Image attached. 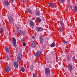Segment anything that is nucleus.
<instances>
[{
	"label": "nucleus",
	"mask_w": 77,
	"mask_h": 77,
	"mask_svg": "<svg viewBox=\"0 0 77 77\" xmlns=\"http://www.w3.org/2000/svg\"><path fill=\"white\" fill-rule=\"evenodd\" d=\"M23 41H24L23 39H22L21 41V42L22 43L23 42Z\"/></svg>",
	"instance_id": "obj_35"
},
{
	"label": "nucleus",
	"mask_w": 77,
	"mask_h": 77,
	"mask_svg": "<svg viewBox=\"0 0 77 77\" xmlns=\"http://www.w3.org/2000/svg\"><path fill=\"white\" fill-rule=\"evenodd\" d=\"M5 4L7 5H9V3L8 1H5Z\"/></svg>",
	"instance_id": "obj_20"
},
{
	"label": "nucleus",
	"mask_w": 77,
	"mask_h": 77,
	"mask_svg": "<svg viewBox=\"0 0 77 77\" xmlns=\"http://www.w3.org/2000/svg\"><path fill=\"white\" fill-rule=\"evenodd\" d=\"M14 1V0H11V2H13Z\"/></svg>",
	"instance_id": "obj_37"
},
{
	"label": "nucleus",
	"mask_w": 77,
	"mask_h": 77,
	"mask_svg": "<svg viewBox=\"0 0 77 77\" xmlns=\"http://www.w3.org/2000/svg\"><path fill=\"white\" fill-rule=\"evenodd\" d=\"M60 2H63L64 0H59Z\"/></svg>",
	"instance_id": "obj_32"
},
{
	"label": "nucleus",
	"mask_w": 77,
	"mask_h": 77,
	"mask_svg": "<svg viewBox=\"0 0 77 77\" xmlns=\"http://www.w3.org/2000/svg\"><path fill=\"white\" fill-rule=\"evenodd\" d=\"M27 11H28V12L29 13V14H32V11L30 9V8H28V9H27Z\"/></svg>",
	"instance_id": "obj_17"
},
{
	"label": "nucleus",
	"mask_w": 77,
	"mask_h": 77,
	"mask_svg": "<svg viewBox=\"0 0 77 77\" xmlns=\"http://www.w3.org/2000/svg\"><path fill=\"white\" fill-rule=\"evenodd\" d=\"M37 76V75L36 74H35V73H34V74H33V77H36Z\"/></svg>",
	"instance_id": "obj_30"
},
{
	"label": "nucleus",
	"mask_w": 77,
	"mask_h": 77,
	"mask_svg": "<svg viewBox=\"0 0 77 77\" xmlns=\"http://www.w3.org/2000/svg\"><path fill=\"white\" fill-rule=\"evenodd\" d=\"M11 57V55L10 54H8V56H7L5 58L6 60H9L10 57Z\"/></svg>",
	"instance_id": "obj_12"
},
{
	"label": "nucleus",
	"mask_w": 77,
	"mask_h": 77,
	"mask_svg": "<svg viewBox=\"0 0 77 77\" xmlns=\"http://www.w3.org/2000/svg\"><path fill=\"white\" fill-rule=\"evenodd\" d=\"M42 28L41 27H37V28H36V30L37 31H42Z\"/></svg>",
	"instance_id": "obj_15"
},
{
	"label": "nucleus",
	"mask_w": 77,
	"mask_h": 77,
	"mask_svg": "<svg viewBox=\"0 0 77 77\" xmlns=\"http://www.w3.org/2000/svg\"><path fill=\"white\" fill-rule=\"evenodd\" d=\"M72 60L73 61H75V57H72Z\"/></svg>",
	"instance_id": "obj_31"
},
{
	"label": "nucleus",
	"mask_w": 77,
	"mask_h": 77,
	"mask_svg": "<svg viewBox=\"0 0 77 77\" xmlns=\"http://www.w3.org/2000/svg\"><path fill=\"white\" fill-rule=\"evenodd\" d=\"M33 66H32V65H30V69L31 70V71H32L33 69Z\"/></svg>",
	"instance_id": "obj_22"
},
{
	"label": "nucleus",
	"mask_w": 77,
	"mask_h": 77,
	"mask_svg": "<svg viewBox=\"0 0 77 77\" xmlns=\"http://www.w3.org/2000/svg\"><path fill=\"white\" fill-rule=\"evenodd\" d=\"M66 59L67 60H70V58L69 56H67L66 57Z\"/></svg>",
	"instance_id": "obj_29"
},
{
	"label": "nucleus",
	"mask_w": 77,
	"mask_h": 77,
	"mask_svg": "<svg viewBox=\"0 0 77 77\" xmlns=\"http://www.w3.org/2000/svg\"><path fill=\"white\" fill-rule=\"evenodd\" d=\"M55 46V43H54V42L52 43V44H51V47H54Z\"/></svg>",
	"instance_id": "obj_23"
},
{
	"label": "nucleus",
	"mask_w": 77,
	"mask_h": 77,
	"mask_svg": "<svg viewBox=\"0 0 77 77\" xmlns=\"http://www.w3.org/2000/svg\"><path fill=\"white\" fill-rule=\"evenodd\" d=\"M22 57V55H21V54H19L18 55V57L17 59V62H18L19 63L20 62Z\"/></svg>",
	"instance_id": "obj_1"
},
{
	"label": "nucleus",
	"mask_w": 77,
	"mask_h": 77,
	"mask_svg": "<svg viewBox=\"0 0 77 77\" xmlns=\"http://www.w3.org/2000/svg\"><path fill=\"white\" fill-rule=\"evenodd\" d=\"M5 70L6 72H9L10 70V69L9 66H7L5 68Z\"/></svg>",
	"instance_id": "obj_14"
},
{
	"label": "nucleus",
	"mask_w": 77,
	"mask_h": 77,
	"mask_svg": "<svg viewBox=\"0 0 77 77\" xmlns=\"http://www.w3.org/2000/svg\"><path fill=\"white\" fill-rule=\"evenodd\" d=\"M26 2V0H24V3L25 4Z\"/></svg>",
	"instance_id": "obj_36"
},
{
	"label": "nucleus",
	"mask_w": 77,
	"mask_h": 77,
	"mask_svg": "<svg viewBox=\"0 0 77 77\" xmlns=\"http://www.w3.org/2000/svg\"><path fill=\"white\" fill-rule=\"evenodd\" d=\"M12 43L13 44H14V45H15V44H16V39L14 38H12Z\"/></svg>",
	"instance_id": "obj_11"
},
{
	"label": "nucleus",
	"mask_w": 77,
	"mask_h": 77,
	"mask_svg": "<svg viewBox=\"0 0 77 77\" xmlns=\"http://www.w3.org/2000/svg\"><path fill=\"white\" fill-rule=\"evenodd\" d=\"M45 72L46 74H48L50 73V71L49 68H47L45 69Z\"/></svg>",
	"instance_id": "obj_10"
},
{
	"label": "nucleus",
	"mask_w": 77,
	"mask_h": 77,
	"mask_svg": "<svg viewBox=\"0 0 77 77\" xmlns=\"http://www.w3.org/2000/svg\"><path fill=\"white\" fill-rule=\"evenodd\" d=\"M21 70L22 71V72H24V71H25V69L24 68H21Z\"/></svg>",
	"instance_id": "obj_24"
},
{
	"label": "nucleus",
	"mask_w": 77,
	"mask_h": 77,
	"mask_svg": "<svg viewBox=\"0 0 77 77\" xmlns=\"http://www.w3.org/2000/svg\"><path fill=\"white\" fill-rule=\"evenodd\" d=\"M3 29L2 28H0V33H2L3 32Z\"/></svg>",
	"instance_id": "obj_27"
},
{
	"label": "nucleus",
	"mask_w": 77,
	"mask_h": 77,
	"mask_svg": "<svg viewBox=\"0 0 77 77\" xmlns=\"http://www.w3.org/2000/svg\"><path fill=\"white\" fill-rule=\"evenodd\" d=\"M41 54V51H39L37 53H35V55L36 56H37V57H39Z\"/></svg>",
	"instance_id": "obj_7"
},
{
	"label": "nucleus",
	"mask_w": 77,
	"mask_h": 77,
	"mask_svg": "<svg viewBox=\"0 0 77 77\" xmlns=\"http://www.w3.org/2000/svg\"><path fill=\"white\" fill-rule=\"evenodd\" d=\"M29 24L30 26V27L32 28H33V27H34L35 26L34 23L32 20H31V21H29Z\"/></svg>",
	"instance_id": "obj_2"
},
{
	"label": "nucleus",
	"mask_w": 77,
	"mask_h": 77,
	"mask_svg": "<svg viewBox=\"0 0 77 77\" xmlns=\"http://www.w3.org/2000/svg\"><path fill=\"white\" fill-rule=\"evenodd\" d=\"M68 69L69 71H72V70L73 67L71 65L69 64V65H68Z\"/></svg>",
	"instance_id": "obj_5"
},
{
	"label": "nucleus",
	"mask_w": 77,
	"mask_h": 77,
	"mask_svg": "<svg viewBox=\"0 0 77 77\" xmlns=\"http://www.w3.org/2000/svg\"><path fill=\"white\" fill-rule=\"evenodd\" d=\"M54 3H53L52 2H51L49 4V6L50 7H51V8H53L54 7Z\"/></svg>",
	"instance_id": "obj_16"
},
{
	"label": "nucleus",
	"mask_w": 77,
	"mask_h": 77,
	"mask_svg": "<svg viewBox=\"0 0 77 77\" xmlns=\"http://www.w3.org/2000/svg\"><path fill=\"white\" fill-rule=\"evenodd\" d=\"M36 14L37 16H39L40 15V13L39 11H37Z\"/></svg>",
	"instance_id": "obj_18"
},
{
	"label": "nucleus",
	"mask_w": 77,
	"mask_h": 77,
	"mask_svg": "<svg viewBox=\"0 0 77 77\" xmlns=\"http://www.w3.org/2000/svg\"><path fill=\"white\" fill-rule=\"evenodd\" d=\"M59 31L60 33L62 32L63 31V28L62 27H60L59 28Z\"/></svg>",
	"instance_id": "obj_19"
},
{
	"label": "nucleus",
	"mask_w": 77,
	"mask_h": 77,
	"mask_svg": "<svg viewBox=\"0 0 77 77\" xmlns=\"http://www.w3.org/2000/svg\"><path fill=\"white\" fill-rule=\"evenodd\" d=\"M23 46H26V43H25V42H23Z\"/></svg>",
	"instance_id": "obj_33"
},
{
	"label": "nucleus",
	"mask_w": 77,
	"mask_h": 77,
	"mask_svg": "<svg viewBox=\"0 0 77 77\" xmlns=\"http://www.w3.org/2000/svg\"><path fill=\"white\" fill-rule=\"evenodd\" d=\"M9 21L10 24H12V23H13V17H12V16H10L9 19Z\"/></svg>",
	"instance_id": "obj_3"
},
{
	"label": "nucleus",
	"mask_w": 77,
	"mask_h": 77,
	"mask_svg": "<svg viewBox=\"0 0 77 77\" xmlns=\"http://www.w3.org/2000/svg\"><path fill=\"white\" fill-rule=\"evenodd\" d=\"M60 24L61 26H62L63 25V24H64L63 21H62V20L60 21Z\"/></svg>",
	"instance_id": "obj_26"
},
{
	"label": "nucleus",
	"mask_w": 77,
	"mask_h": 77,
	"mask_svg": "<svg viewBox=\"0 0 77 77\" xmlns=\"http://www.w3.org/2000/svg\"><path fill=\"white\" fill-rule=\"evenodd\" d=\"M40 42L41 44H42L44 42V39L42 38V36H40Z\"/></svg>",
	"instance_id": "obj_6"
},
{
	"label": "nucleus",
	"mask_w": 77,
	"mask_h": 77,
	"mask_svg": "<svg viewBox=\"0 0 77 77\" xmlns=\"http://www.w3.org/2000/svg\"><path fill=\"white\" fill-rule=\"evenodd\" d=\"M32 38L33 39H35V36H32Z\"/></svg>",
	"instance_id": "obj_34"
},
{
	"label": "nucleus",
	"mask_w": 77,
	"mask_h": 77,
	"mask_svg": "<svg viewBox=\"0 0 77 77\" xmlns=\"http://www.w3.org/2000/svg\"><path fill=\"white\" fill-rule=\"evenodd\" d=\"M74 9L75 11V12H77V6H75L74 7Z\"/></svg>",
	"instance_id": "obj_25"
},
{
	"label": "nucleus",
	"mask_w": 77,
	"mask_h": 77,
	"mask_svg": "<svg viewBox=\"0 0 77 77\" xmlns=\"http://www.w3.org/2000/svg\"><path fill=\"white\" fill-rule=\"evenodd\" d=\"M5 50L6 52H8L10 51V49L8 47H5Z\"/></svg>",
	"instance_id": "obj_8"
},
{
	"label": "nucleus",
	"mask_w": 77,
	"mask_h": 77,
	"mask_svg": "<svg viewBox=\"0 0 77 77\" xmlns=\"http://www.w3.org/2000/svg\"><path fill=\"white\" fill-rule=\"evenodd\" d=\"M16 33L17 34L19 35H23L24 34V32L22 30H18L17 31Z\"/></svg>",
	"instance_id": "obj_4"
},
{
	"label": "nucleus",
	"mask_w": 77,
	"mask_h": 77,
	"mask_svg": "<svg viewBox=\"0 0 77 77\" xmlns=\"http://www.w3.org/2000/svg\"><path fill=\"white\" fill-rule=\"evenodd\" d=\"M31 45L32 47H36V44L35 43L34 41H31Z\"/></svg>",
	"instance_id": "obj_9"
},
{
	"label": "nucleus",
	"mask_w": 77,
	"mask_h": 77,
	"mask_svg": "<svg viewBox=\"0 0 77 77\" xmlns=\"http://www.w3.org/2000/svg\"><path fill=\"white\" fill-rule=\"evenodd\" d=\"M37 21L38 22L40 23V22H41V19L39 18V17H38L37 19Z\"/></svg>",
	"instance_id": "obj_21"
},
{
	"label": "nucleus",
	"mask_w": 77,
	"mask_h": 77,
	"mask_svg": "<svg viewBox=\"0 0 77 77\" xmlns=\"http://www.w3.org/2000/svg\"><path fill=\"white\" fill-rule=\"evenodd\" d=\"M63 43L65 44H68V42H67V41H64L63 42Z\"/></svg>",
	"instance_id": "obj_28"
},
{
	"label": "nucleus",
	"mask_w": 77,
	"mask_h": 77,
	"mask_svg": "<svg viewBox=\"0 0 77 77\" xmlns=\"http://www.w3.org/2000/svg\"><path fill=\"white\" fill-rule=\"evenodd\" d=\"M14 67H15L16 68H17V67H18V65L17 62H14Z\"/></svg>",
	"instance_id": "obj_13"
}]
</instances>
